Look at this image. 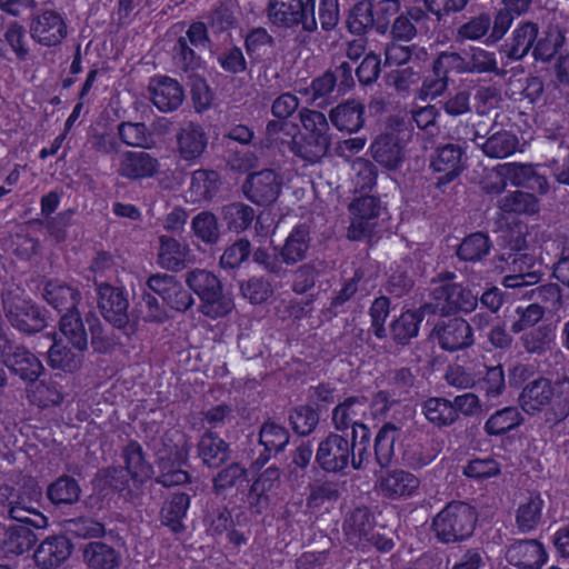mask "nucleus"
Here are the masks:
<instances>
[{"label": "nucleus", "mask_w": 569, "mask_h": 569, "mask_svg": "<svg viewBox=\"0 0 569 569\" xmlns=\"http://www.w3.org/2000/svg\"><path fill=\"white\" fill-rule=\"evenodd\" d=\"M177 151L184 161H194L202 156L208 146V134L203 127L187 122L176 134Z\"/></svg>", "instance_id": "24"}, {"label": "nucleus", "mask_w": 569, "mask_h": 569, "mask_svg": "<svg viewBox=\"0 0 569 569\" xmlns=\"http://www.w3.org/2000/svg\"><path fill=\"white\" fill-rule=\"evenodd\" d=\"M222 217L231 231L241 232L251 224L254 211L248 204L237 202L226 206Z\"/></svg>", "instance_id": "53"}, {"label": "nucleus", "mask_w": 569, "mask_h": 569, "mask_svg": "<svg viewBox=\"0 0 569 569\" xmlns=\"http://www.w3.org/2000/svg\"><path fill=\"white\" fill-rule=\"evenodd\" d=\"M330 146V138H317L300 134L292 139V151L310 163L321 160Z\"/></svg>", "instance_id": "43"}, {"label": "nucleus", "mask_w": 569, "mask_h": 569, "mask_svg": "<svg viewBox=\"0 0 569 569\" xmlns=\"http://www.w3.org/2000/svg\"><path fill=\"white\" fill-rule=\"evenodd\" d=\"M119 137L123 143L130 147H149L151 136L144 123L123 122L119 126Z\"/></svg>", "instance_id": "59"}, {"label": "nucleus", "mask_w": 569, "mask_h": 569, "mask_svg": "<svg viewBox=\"0 0 569 569\" xmlns=\"http://www.w3.org/2000/svg\"><path fill=\"white\" fill-rule=\"evenodd\" d=\"M499 208L509 213L535 214L539 211V200L531 193L513 191L499 200Z\"/></svg>", "instance_id": "50"}, {"label": "nucleus", "mask_w": 569, "mask_h": 569, "mask_svg": "<svg viewBox=\"0 0 569 569\" xmlns=\"http://www.w3.org/2000/svg\"><path fill=\"white\" fill-rule=\"evenodd\" d=\"M80 492V487L73 478L62 476L48 487L47 496L54 505H72L79 500Z\"/></svg>", "instance_id": "49"}, {"label": "nucleus", "mask_w": 569, "mask_h": 569, "mask_svg": "<svg viewBox=\"0 0 569 569\" xmlns=\"http://www.w3.org/2000/svg\"><path fill=\"white\" fill-rule=\"evenodd\" d=\"M422 413L431 423L441 427L456 421V409L443 398H430L422 406Z\"/></svg>", "instance_id": "51"}, {"label": "nucleus", "mask_w": 569, "mask_h": 569, "mask_svg": "<svg viewBox=\"0 0 569 569\" xmlns=\"http://www.w3.org/2000/svg\"><path fill=\"white\" fill-rule=\"evenodd\" d=\"M219 183V174L216 171L196 170L186 191V200L191 203L209 201L217 193Z\"/></svg>", "instance_id": "28"}, {"label": "nucleus", "mask_w": 569, "mask_h": 569, "mask_svg": "<svg viewBox=\"0 0 569 569\" xmlns=\"http://www.w3.org/2000/svg\"><path fill=\"white\" fill-rule=\"evenodd\" d=\"M73 546L64 536L46 538L34 550L33 560L40 569H54L72 553Z\"/></svg>", "instance_id": "22"}, {"label": "nucleus", "mask_w": 569, "mask_h": 569, "mask_svg": "<svg viewBox=\"0 0 569 569\" xmlns=\"http://www.w3.org/2000/svg\"><path fill=\"white\" fill-rule=\"evenodd\" d=\"M476 516L470 506L463 502L449 503L433 519V530L442 542H456L471 536Z\"/></svg>", "instance_id": "4"}, {"label": "nucleus", "mask_w": 569, "mask_h": 569, "mask_svg": "<svg viewBox=\"0 0 569 569\" xmlns=\"http://www.w3.org/2000/svg\"><path fill=\"white\" fill-rule=\"evenodd\" d=\"M31 382L27 391L28 398L33 405L40 408H50L62 403L64 393L60 385L53 381Z\"/></svg>", "instance_id": "38"}, {"label": "nucleus", "mask_w": 569, "mask_h": 569, "mask_svg": "<svg viewBox=\"0 0 569 569\" xmlns=\"http://www.w3.org/2000/svg\"><path fill=\"white\" fill-rule=\"evenodd\" d=\"M545 501L540 493L525 497L517 509L516 522L522 532L535 529L541 520Z\"/></svg>", "instance_id": "35"}, {"label": "nucleus", "mask_w": 569, "mask_h": 569, "mask_svg": "<svg viewBox=\"0 0 569 569\" xmlns=\"http://www.w3.org/2000/svg\"><path fill=\"white\" fill-rule=\"evenodd\" d=\"M506 559L518 568L539 569L546 563L548 555L539 541L519 540L507 548Z\"/></svg>", "instance_id": "23"}, {"label": "nucleus", "mask_w": 569, "mask_h": 569, "mask_svg": "<svg viewBox=\"0 0 569 569\" xmlns=\"http://www.w3.org/2000/svg\"><path fill=\"white\" fill-rule=\"evenodd\" d=\"M519 402L529 415L549 408L555 419L562 420L569 415V381L535 380L523 388Z\"/></svg>", "instance_id": "1"}, {"label": "nucleus", "mask_w": 569, "mask_h": 569, "mask_svg": "<svg viewBox=\"0 0 569 569\" xmlns=\"http://www.w3.org/2000/svg\"><path fill=\"white\" fill-rule=\"evenodd\" d=\"M481 148L486 156L502 159L513 154L518 150L519 140L518 137L509 130H497L486 139Z\"/></svg>", "instance_id": "37"}, {"label": "nucleus", "mask_w": 569, "mask_h": 569, "mask_svg": "<svg viewBox=\"0 0 569 569\" xmlns=\"http://www.w3.org/2000/svg\"><path fill=\"white\" fill-rule=\"evenodd\" d=\"M48 362L53 369L73 372L81 367L82 351L68 349L61 340H54L48 351Z\"/></svg>", "instance_id": "44"}, {"label": "nucleus", "mask_w": 569, "mask_h": 569, "mask_svg": "<svg viewBox=\"0 0 569 569\" xmlns=\"http://www.w3.org/2000/svg\"><path fill=\"white\" fill-rule=\"evenodd\" d=\"M420 486L419 478L402 469L382 472L376 482L377 491L388 499H403L413 496Z\"/></svg>", "instance_id": "13"}, {"label": "nucleus", "mask_w": 569, "mask_h": 569, "mask_svg": "<svg viewBox=\"0 0 569 569\" xmlns=\"http://www.w3.org/2000/svg\"><path fill=\"white\" fill-rule=\"evenodd\" d=\"M194 237L206 244H216L220 239L218 218L210 211H201L191 220Z\"/></svg>", "instance_id": "47"}, {"label": "nucleus", "mask_w": 569, "mask_h": 569, "mask_svg": "<svg viewBox=\"0 0 569 569\" xmlns=\"http://www.w3.org/2000/svg\"><path fill=\"white\" fill-rule=\"evenodd\" d=\"M462 151L456 144H447L439 148L431 160V169L438 173L436 187L443 189L453 181L462 171Z\"/></svg>", "instance_id": "19"}, {"label": "nucleus", "mask_w": 569, "mask_h": 569, "mask_svg": "<svg viewBox=\"0 0 569 569\" xmlns=\"http://www.w3.org/2000/svg\"><path fill=\"white\" fill-rule=\"evenodd\" d=\"M54 340L67 341L73 349L83 351L88 346V336L77 310H71L60 320L59 336Z\"/></svg>", "instance_id": "32"}, {"label": "nucleus", "mask_w": 569, "mask_h": 569, "mask_svg": "<svg viewBox=\"0 0 569 569\" xmlns=\"http://www.w3.org/2000/svg\"><path fill=\"white\" fill-rule=\"evenodd\" d=\"M375 24L376 18L372 11V0H360L353 6L349 14V30L360 34Z\"/></svg>", "instance_id": "55"}, {"label": "nucleus", "mask_w": 569, "mask_h": 569, "mask_svg": "<svg viewBox=\"0 0 569 569\" xmlns=\"http://www.w3.org/2000/svg\"><path fill=\"white\" fill-rule=\"evenodd\" d=\"M289 442V433L287 429L274 422L268 421L266 422L260 430V443L268 451L279 452L281 451Z\"/></svg>", "instance_id": "56"}, {"label": "nucleus", "mask_w": 569, "mask_h": 569, "mask_svg": "<svg viewBox=\"0 0 569 569\" xmlns=\"http://www.w3.org/2000/svg\"><path fill=\"white\" fill-rule=\"evenodd\" d=\"M521 422V417L516 408L508 407L493 413L485 425V429L489 435H501L516 427Z\"/></svg>", "instance_id": "54"}, {"label": "nucleus", "mask_w": 569, "mask_h": 569, "mask_svg": "<svg viewBox=\"0 0 569 569\" xmlns=\"http://www.w3.org/2000/svg\"><path fill=\"white\" fill-rule=\"evenodd\" d=\"M365 106L357 100H350L337 106L330 112V120L340 131L357 132L365 123Z\"/></svg>", "instance_id": "30"}, {"label": "nucleus", "mask_w": 569, "mask_h": 569, "mask_svg": "<svg viewBox=\"0 0 569 569\" xmlns=\"http://www.w3.org/2000/svg\"><path fill=\"white\" fill-rule=\"evenodd\" d=\"M299 107L298 98L289 92L279 96L272 103L271 111L279 120L270 121L267 126V134L277 142H288L291 136V127L282 121L289 118Z\"/></svg>", "instance_id": "25"}, {"label": "nucleus", "mask_w": 569, "mask_h": 569, "mask_svg": "<svg viewBox=\"0 0 569 569\" xmlns=\"http://www.w3.org/2000/svg\"><path fill=\"white\" fill-rule=\"evenodd\" d=\"M2 358L6 366L23 380L34 381L43 370L41 361L36 356L23 347H13L8 341L2 348Z\"/></svg>", "instance_id": "21"}, {"label": "nucleus", "mask_w": 569, "mask_h": 569, "mask_svg": "<svg viewBox=\"0 0 569 569\" xmlns=\"http://www.w3.org/2000/svg\"><path fill=\"white\" fill-rule=\"evenodd\" d=\"M189 253L190 249L187 243L170 237H160L158 259L161 267L177 269L187 262Z\"/></svg>", "instance_id": "40"}, {"label": "nucleus", "mask_w": 569, "mask_h": 569, "mask_svg": "<svg viewBox=\"0 0 569 569\" xmlns=\"http://www.w3.org/2000/svg\"><path fill=\"white\" fill-rule=\"evenodd\" d=\"M148 89L152 103L161 112L178 109L184 99V92L179 82L166 76L152 78Z\"/></svg>", "instance_id": "18"}, {"label": "nucleus", "mask_w": 569, "mask_h": 569, "mask_svg": "<svg viewBox=\"0 0 569 569\" xmlns=\"http://www.w3.org/2000/svg\"><path fill=\"white\" fill-rule=\"evenodd\" d=\"M432 336L440 347L448 351L467 348L473 341L470 325L462 318L440 321L435 327Z\"/></svg>", "instance_id": "17"}, {"label": "nucleus", "mask_w": 569, "mask_h": 569, "mask_svg": "<svg viewBox=\"0 0 569 569\" xmlns=\"http://www.w3.org/2000/svg\"><path fill=\"white\" fill-rule=\"evenodd\" d=\"M6 43L11 48L19 60H24L29 54V44L24 28L18 22L10 23L3 34Z\"/></svg>", "instance_id": "64"}, {"label": "nucleus", "mask_w": 569, "mask_h": 569, "mask_svg": "<svg viewBox=\"0 0 569 569\" xmlns=\"http://www.w3.org/2000/svg\"><path fill=\"white\" fill-rule=\"evenodd\" d=\"M453 274L448 273L445 278L435 281L432 295L436 300L435 308L442 313L456 311L471 312L478 303L477 295L462 288L457 283L450 282Z\"/></svg>", "instance_id": "7"}, {"label": "nucleus", "mask_w": 569, "mask_h": 569, "mask_svg": "<svg viewBox=\"0 0 569 569\" xmlns=\"http://www.w3.org/2000/svg\"><path fill=\"white\" fill-rule=\"evenodd\" d=\"M36 541L32 530L22 525L11 526L3 540V548L7 553L20 555L28 551Z\"/></svg>", "instance_id": "52"}, {"label": "nucleus", "mask_w": 569, "mask_h": 569, "mask_svg": "<svg viewBox=\"0 0 569 569\" xmlns=\"http://www.w3.org/2000/svg\"><path fill=\"white\" fill-rule=\"evenodd\" d=\"M490 249L489 239L481 232L467 237L458 249V256L466 261H477L488 254Z\"/></svg>", "instance_id": "57"}, {"label": "nucleus", "mask_w": 569, "mask_h": 569, "mask_svg": "<svg viewBox=\"0 0 569 569\" xmlns=\"http://www.w3.org/2000/svg\"><path fill=\"white\" fill-rule=\"evenodd\" d=\"M160 476L157 481L166 487L179 486L189 481L187 471L180 465L187 459L184 443H177L168 451H159Z\"/></svg>", "instance_id": "20"}, {"label": "nucleus", "mask_w": 569, "mask_h": 569, "mask_svg": "<svg viewBox=\"0 0 569 569\" xmlns=\"http://www.w3.org/2000/svg\"><path fill=\"white\" fill-rule=\"evenodd\" d=\"M186 282L199 297L203 315L217 319L232 310L231 297L223 293L220 280L212 272L202 269L192 270L187 274Z\"/></svg>", "instance_id": "2"}, {"label": "nucleus", "mask_w": 569, "mask_h": 569, "mask_svg": "<svg viewBox=\"0 0 569 569\" xmlns=\"http://www.w3.org/2000/svg\"><path fill=\"white\" fill-rule=\"evenodd\" d=\"M3 306L8 320L20 331H39L46 326L44 316L39 308L20 295H6Z\"/></svg>", "instance_id": "11"}, {"label": "nucleus", "mask_w": 569, "mask_h": 569, "mask_svg": "<svg viewBox=\"0 0 569 569\" xmlns=\"http://www.w3.org/2000/svg\"><path fill=\"white\" fill-rule=\"evenodd\" d=\"M99 308L104 319L116 327L127 322L128 301L123 293L107 283L98 286Z\"/></svg>", "instance_id": "26"}, {"label": "nucleus", "mask_w": 569, "mask_h": 569, "mask_svg": "<svg viewBox=\"0 0 569 569\" xmlns=\"http://www.w3.org/2000/svg\"><path fill=\"white\" fill-rule=\"evenodd\" d=\"M350 212L351 223L348 229V237L351 240L371 238L377 224L379 201L370 196L360 197L351 202Z\"/></svg>", "instance_id": "12"}, {"label": "nucleus", "mask_w": 569, "mask_h": 569, "mask_svg": "<svg viewBox=\"0 0 569 569\" xmlns=\"http://www.w3.org/2000/svg\"><path fill=\"white\" fill-rule=\"evenodd\" d=\"M43 298L54 309L70 312L76 310L78 291L60 280H50L44 286Z\"/></svg>", "instance_id": "34"}, {"label": "nucleus", "mask_w": 569, "mask_h": 569, "mask_svg": "<svg viewBox=\"0 0 569 569\" xmlns=\"http://www.w3.org/2000/svg\"><path fill=\"white\" fill-rule=\"evenodd\" d=\"M555 333L549 327H538L522 337L525 349L531 353H542L550 349Z\"/></svg>", "instance_id": "62"}, {"label": "nucleus", "mask_w": 569, "mask_h": 569, "mask_svg": "<svg viewBox=\"0 0 569 569\" xmlns=\"http://www.w3.org/2000/svg\"><path fill=\"white\" fill-rule=\"evenodd\" d=\"M423 319L420 311L406 310L396 318L390 326L392 339L400 345H407L412 338L418 336L419 326Z\"/></svg>", "instance_id": "42"}, {"label": "nucleus", "mask_w": 569, "mask_h": 569, "mask_svg": "<svg viewBox=\"0 0 569 569\" xmlns=\"http://www.w3.org/2000/svg\"><path fill=\"white\" fill-rule=\"evenodd\" d=\"M159 169L158 159L144 151L122 152L117 164V173L129 180L152 178Z\"/></svg>", "instance_id": "16"}, {"label": "nucleus", "mask_w": 569, "mask_h": 569, "mask_svg": "<svg viewBox=\"0 0 569 569\" xmlns=\"http://www.w3.org/2000/svg\"><path fill=\"white\" fill-rule=\"evenodd\" d=\"M463 473L476 480H486L500 473L499 462L490 457L472 459L463 468Z\"/></svg>", "instance_id": "63"}, {"label": "nucleus", "mask_w": 569, "mask_h": 569, "mask_svg": "<svg viewBox=\"0 0 569 569\" xmlns=\"http://www.w3.org/2000/svg\"><path fill=\"white\" fill-rule=\"evenodd\" d=\"M268 18L278 27L291 28L301 23L303 29L312 30L316 27L315 0H270Z\"/></svg>", "instance_id": "6"}, {"label": "nucleus", "mask_w": 569, "mask_h": 569, "mask_svg": "<svg viewBox=\"0 0 569 569\" xmlns=\"http://www.w3.org/2000/svg\"><path fill=\"white\" fill-rule=\"evenodd\" d=\"M537 36L538 28L535 23L525 22L519 24L512 32L508 57L513 60L523 58L531 49Z\"/></svg>", "instance_id": "46"}, {"label": "nucleus", "mask_w": 569, "mask_h": 569, "mask_svg": "<svg viewBox=\"0 0 569 569\" xmlns=\"http://www.w3.org/2000/svg\"><path fill=\"white\" fill-rule=\"evenodd\" d=\"M397 438V428L392 425L383 426L376 437V457L378 463L388 465L393 456V446Z\"/></svg>", "instance_id": "60"}, {"label": "nucleus", "mask_w": 569, "mask_h": 569, "mask_svg": "<svg viewBox=\"0 0 569 569\" xmlns=\"http://www.w3.org/2000/svg\"><path fill=\"white\" fill-rule=\"evenodd\" d=\"M190 506V498L186 493H174L167 500L161 509V521L163 525L178 532L182 529V520L187 516Z\"/></svg>", "instance_id": "45"}, {"label": "nucleus", "mask_w": 569, "mask_h": 569, "mask_svg": "<svg viewBox=\"0 0 569 569\" xmlns=\"http://www.w3.org/2000/svg\"><path fill=\"white\" fill-rule=\"evenodd\" d=\"M123 457L127 470L134 481L142 483L151 478L153 470L144 460L140 445L136 442L129 443L123 451Z\"/></svg>", "instance_id": "48"}, {"label": "nucleus", "mask_w": 569, "mask_h": 569, "mask_svg": "<svg viewBox=\"0 0 569 569\" xmlns=\"http://www.w3.org/2000/svg\"><path fill=\"white\" fill-rule=\"evenodd\" d=\"M30 37L43 47L59 46L68 36L66 17L54 9L36 12L29 22Z\"/></svg>", "instance_id": "8"}, {"label": "nucleus", "mask_w": 569, "mask_h": 569, "mask_svg": "<svg viewBox=\"0 0 569 569\" xmlns=\"http://www.w3.org/2000/svg\"><path fill=\"white\" fill-rule=\"evenodd\" d=\"M368 418V401L363 397H350L338 405L332 412V420L338 430L352 428L353 440L360 436L359 460L352 458V467L360 469L362 456L367 451L370 432L365 420Z\"/></svg>", "instance_id": "3"}, {"label": "nucleus", "mask_w": 569, "mask_h": 569, "mask_svg": "<svg viewBox=\"0 0 569 569\" xmlns=\"http://www.w3.org/2000/svg\"><path fill=\"white\" fill-rule=\"evenodd\" d=\"M373 159L388 170H396L402 162V148L393 133L379 136L371 144Z\"/></svg>", "instance_id": "31"}, {"label": "nucleus", "mask_w": 569, "mask_h": 569, "mask_svg": "<svg viewBox=\"0 0 569 569\" xmlns=\"http://www.w3.org/2000/svg\"><path fill=\"white\" fill-rule=\"evenodd\" d=\"M302 132L300 134L317 138L329 137V123L323 113L315 110L302 109L300 111Z\"/></svg>", "instance_id": "58"}, {"label": "nucleus", "mask_w": 569, "mask_h": 569, "mask_svg": "<svg viewBox=\"0 0 569 569\" xmlns=\"http://www.w3.org/2000/svg\"><path fill=\"white\" fill-rule=\"evenodd\" d=\"M282 178L273 170L252 173L243 186L249 200L258 204H270L280 194Z\"/></svg>", "instance_id": "15"}, {"label": "nucleus", "mask_w": 569, "mask_h": 569, "mask_svg": "<svg viewBox=\"0 0 569 569\" xmlns=\"http://www.w3.org/2000/svg\"><path fill=\"white\" fill-rule=\"evenodd\" d=\"M309 229L306 226H298L292 229L286 239L281 250L282 260L293 264L305 259L309 249Z\"/></svg>", "instance_id": "39"}, {"label": "nucleus", "mask_w": 569, "mask_h": 569, "mask_svg": "<svg viewBox=\"0 0 569 569\" xmlns=\"http://www.w3.org/2000/svg\"><path fill=\"white\" fill-rule=\"evenodd\" d=\"M372 529V517L368 509L358 508L345 520L343 530L347 539L357 548L368 547L370 531Z\"/></svg>", "instance_id": "29"}, {"label": "nucleus", "mask_w": 569, "mask_h": 569, "mask_svg": "<svg viewBox=\"0 0 569 569\" xmlns=\"http://www.w3.org/2000/svg\"><path fill=\"white\" fill-rule=\"evenodd\" d=\"M293 430L306 436L313 431L319 421V416L310 406H299L289 416Z\"/></svg>", "instance_id": "61"}, {"label": "nucleus", "mask_w": 569, "mask_h": 569, "mask_svg": "<svg viewBox=\"0 0 569 569\" xmlns=\"http://www.w3.org/2000/svg\"><path fill=\"white\" fill-rule=\"evenodd\" d=\"M83 560L91 569H112L120 563V556L109 545L92 541L83 548Z\"/></svg>", "instance_id": "36"}, {"label": "nucleus", "mask_w": 569, "mask_h": 569, "mask_svg": "<svg viewBox=\"0 0 569 569\" xmlns=\"http://www.w3.org/2000/svg\"><path fill=\"white\" fill-rule=\"evenodd\" d=\"M41 496V488L36 482L29 481L23 487V491L9 501L10 517L13 520L29 523L38 529L46 528L48 526V519L38 508Z\"/></svg>", "instance_id": "10"}, {"label": "nucleus", "mask_w": 569, "mask_h": 569, "mask_svg": "<svg viewBox=\"0 0 569 569\" xmlns=\"http://www.w3.org/2000/svg\"><path fill=\"white\" fill-rule=\"evenodd\" d=\"M351 455L352 448L349 441L332 433L319 443L316 460L326 471L337 472L348 466Z\"/></svg>", "instance_id": "14"}, {"label": "nucleus", "mask_w": 569, "mask_h": 569, "mask_svg": "<svg viewBox=\"0 0 569 569\" xmlns=\"http://www.w3.org/2000/svg\"><path fill=\"white\" fill-rule=\"evenodd\" d=\"M525 240L518 239L511 246L512 250L518 252L510 253L507 260H511L508 267L510 272L503 278L502 284L506 288H520L532 286L540 281L543 274L545 258L535 253L520 252L525 249Z\"/></svg>", "instance_id": "5"}, {"label": "nucleus", "mask_w": 569, "mask_h": 569, "mask_svg": "<svg viewBox=\"0 0 569 569\" xmlns=\"http://www.w3.org/2000/svg\"><path fill=\"white\" fill-rule=\"evenodd\" d=\"M199 456L204 465L217 468L229 459V446L213 433H206L199 442Z\"/></svg>", "instance_id": "41"}, {"label": "nucleus", "mask_w": 569, "mask_h": 569, "mask_svg": "<svg viewBox=\"0 0 569 569\" xmlns=\"http://www.w3.org/2000/svg\"><path fill=\"white\" fill-rule=\"evenodd\" d=\"M280 471L276 467H269L253 481L248 493L249 509L254 513H261L270 503L269 493L277 487Z\"/></svg>", "instance_id": "27"}, {"label": "nucleus", "mask_w": 569, "mask_h": 569, "mask_svg": "<svg viewBox=\"0 0 569 569\" xmlns=\"http://www.w3.org/2000/svg\"><path fill=\"white\" fill-rule=\"evenodd\" d=\"M248 482L246 468L231 463L220 470L213 478V490L217 495L231 496L242 490Z\"/></svg>", "instance_id": "33"}, {"label": "nucleus", "mask_w": 569, "mask_h": 569, "mask_svg": "<svg viewBox=\"0 0 569 569\" xmlns=\"http://www.w3.org/2000/svg\"><path fill=\"white\" fill-rule=\"evenodd\" d=\"M491 177L497 178V189H505L508 183L515 187H526L539 193L548 190V180L531 164L507 162L491 170Z\"/></svg>", "instance_id": "9"}]
</instances>
